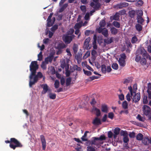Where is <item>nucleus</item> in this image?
Returning a JSON list of instances; mask_svg holds the SVG:
<instances>
[{
	"label": "nucleus",
	"instance_id": "obj_12",
	"mask_svg": "<svg viewBox=\"0 0 151 151\" xmlns=\"http://www.w3.org/2000/svg\"><path fill=\"white\" fill-rule=\"evenodd\" d=\"M66 47V46L65 44L64 43L62 42L59 43L55 47V48L58 50V52H61V50L65 48Z\"/></svg>",
	"mask_w": 151,
	"mask_h": 151
},
{
	"label": "nucleus",
	"instance_id": "obj_39",
	"mask_svg": "<svg viewBox=\"0 0 151 151\" xmlns=\"http://www.w3.org/2000/svg\"><path fill=\"white\" fill-rule=\"evenodd\" d=\"M137 119L139 121L144 122L145 121V119L143 117L141 116L140 114H138L137 117Z\"/></svg>",
	"mask_w": 151,
	"mask_h": 151
},
{
	"label": "nucleus",
	"instance_id": "obj_27",
	"mask_svg": "<svg viewBox=\"0 0 151 151\" xmlns=\"http://www.w3.org/2000/svg\"><path fill=\"white\" fill-rule=\"evenodd\" d=\"M122 108L124 109H127L128 108V104L126 101H123L122 104Z\"/></svg>",
	"mask_w": 151,
	"mask_h": 151
},
{
	"label": "nucleus",
	"instance_id": "obj_58",
	"mask_svg": "<svg viewBox=\"0 0 151 151\" xmlns=\"http://www.w3.org/2000/svg\"><path fill=\"white\" fill-rule=\"evenodd\" d=\"M129 135L130 137L134 138L135 137V133L134 132H130L129 133Z\"/></svg>",
	"mask_w": 151,
	"mask_h": 151
},
{
	"label": "nucleus",
	"instance_id": "obj_52",
	"mask_svg": "<svg viewBox=\"0 0 151 151\" xmlns=\"http://www.w3.org/2000/svg\"><path fill=\"white\" fill-rule=\"evenodd\" d=\"M120 134L121 135H122L124 137L127 136V132L126 131H123L122 130L120 132Z\"/></svg>",
	"mask_w": 151,
	"mask_h": 151
},
{
	"label": "nucleus",
	"instance_id": "obj_43",
	"mask_svg": "<svg viewBox=\"0 0 151 151\" xmlns=\"http://www.w3.org/2000/svg\"><path fill=\"white\" fill-rule=\"evenodd\" d=\"M112 68L115 70H117L118 68V65L116 63H113L112 65Z\"/></svg>",
	"mask_w": 151,
	"mask_h": 151
},
{
	"label": "nucleus",
	"instance_id": "obj_11",
	"mask_svg": "<svg viewBox=\"0 0 151 151\" xmlns=\"http://www.w3.org/2000/svg\"><path fill=\"white\" fill-rule=\"evenodd\" d=\"M140 98L141 96L140 93H135L134 96L132 98V102L136 103L140 100Z\"/></svg>",
	"mask_w": 151,
	"mask_h": 151
},
{
	"label": "nucleus",
	"instance_id": "obj_34",
	"mask_svg": "<svg viewBox=\"0 0 151 151\" xmlns=\"http://www.w3.org/2000/svg\"><path fill=\"white\" fill-rule=\"evenodd\" d=\"M137 17H142L143 15V11L141 10H138L136 12Z\"/></svg>",
	"mask_w": 151,
	"mask_h": 151
},
{
	"label": "nucleus",
	"instance_id": "obj_37",
	"mask_svg": "<svg viewBox=\"0 0 151 151\" xmlns=\"http://www.w3.org/2000/svg\"><path fill=\"white\" fill-rule=\"evenodd\" d=\"M112 24L116 28H119L120 27V23L117 21H114L112 23Z\"/></svg>",
	"mask_w": 151,
	"mask_h": 151
},
{
	"label": "nucleus",
	"instance_id": "obj_3",
	"mask_svg": "<svg viewBox=\"0 0 151 151\" xmlns=\"http://www.w3.org/2000/svg\"><path fill=\"white\" fill-rule=\"evenodd\" d=\"M38 65L37 61H32L31 62L29 66L30 70L31 73L29 76V79L32 78L34 76H35L37 70L38 68Z\"/></svg>",
	"mask_w": 151,
	"mask_h": 151
},
{
	"label": "nucleus",
	"instance_id": "obj_28",
	"mask_svg": "<svg viewBox=\"0 0 151 151\" xmlns=\"http://www.w3.org/2000/svg\"><path fill=\"white\" fill-rule=\"evenodd\" d=\"M47 26L48 27H50L53 24V22L52 21L51 19H47Z\"/></svg>",
	"mask_w": 151,
	"mask_h": 151
},
{
	"label": "nucleus",
	"instance_id": "obj_15",
	"mask_svg": "<svg viewBox=\"0 0 151 151\" xmlns=\"http://www.w3.org/2000/svg\"><path fill=\"white\" fill-rule=\"evenodd\" d=\"M92 123L93 124L95 125H99L101 124V123L100 119L98 118V117H95L93 120Z\"/></svg>",
	"mask_w": 151,
	"mask_h": 151
},
{
	"label": "nucleus",
	"instance_id": "obj_18",
	"mask_svg": "<svg viewBox=\"0 0 151 151\" xmlns=\"http://www.w3.org/2000/svg\"><path fill=\"white\" fill-rule=\"evenodd\" d=\"M108 110V108L106 105L104 104L101 105V110L102 112L105 113H107Z\"/></svg>",
	"mask_w": 151,
	"mask_h": 151
},
{
	"label": "nucleus",
	"instance_id": "obj_53",
	"mask_svg": "<svg viewBox=\"0 0 151 151\" xmlns=\"http://www.w3.org/2000/svg\"><path fill=\"white\" fill-rule=\"evenodd\" d=\"M114 116V113L112 112H111L108 114V117L109 118L112 119Z\"/></svg>",
	"mask_w": 151,
	"mask_h": 151
},
{
	"label": "nucleus",
	"instance_id": "obj_14",
	"mask_svg": "<svg viewBox=\"0 0 151 151\" xmlns=\"http://www.w3.org/2000/svg\"><path fill=\"white\" fill-rule=\"evenodd\" d=\"M41 87L43 88L42 91V94H45L49 90L48 86L46 84L41 85Z\"/></svg>",
	"mask_w": 151,
	"mask_h": 151
},
{
	"label": "nucleus",
	"instance_id": "obj_63",
	"mask_svg": "<svg viewBox=\"0 0 151 151\" xmlns=\"http://www.w3.org/2000/svg\"><path fill=\"white\" fill-rule=\"evenodd\" d=\"M66 64L65 61L62 62L61 64V67L63 69L66 66Z\"/></svg>",
	"mask_w": 151,
	"mask_h": 151
},
{
	"label": "nucleus",
	"instance_id": "obj_30",
	"mask_svg": "<svg viewBox=\"0 0 151 151\" xmlns=\"http://www.w3.org/2000/svg\"><path fill=\"white\" fill-rule=\"evenodd\" d=\"M143 135L141 133H139L137 134L136 136V138L137 140H141L143 139Z\"/></svg>",
	"mask_w": 151,
	"mask_h": 151
},
{
	"label": "nucleus",
	"instance_id": "obj_51",
	"mask_svg": "<svg viewBox=\"0 0 151 151\" xmlns=\"http://www.w3.org/2000/svg\"><path fill=\"white\" fill-rule=\"evenodd\" d=\"M80 8L81 10L84 12H85L86 11V7L85 5L81 6Z\"/></svg>",
	"mask_w": 151,
	"mask_h": 151
},
{
	"label": "nucleus",
	"instance_id": "obj_1",
	"mask_svg": "<svg viewBox=\"0 0 151 151\" xmlns=\"http://www.w3.org/2000/svg\"><path fill=\"white\" fill-rule=\"evenodd\" d=\"M103 142H100L98 140L97 137H93L92 138L91 140H88V142L86 143V145L88 146L87 147V150L88 151H96V146L97 147L100 145L101 144H103Z\"/></svg>",
	"mask_w": 151,
	"mask_h": 151
},
{
	"label": "nucleus",
	"instance_id": "obj_60",
	"mask_svg": "<svg viewBox=\"0 0 151 151\" xmlns=\"http://www.w3.org/2000/svg\"><path fill=\"white\" fill-rule=\"evenodd\" d=\"M113 135L114 136L113 133L111 131H109L108 132V136L109 138H112Z\"/></svg>",
	"mask_w": 151,
	"mask_h": 151
},
{
	"label": "nucleus",
	"instance_id": "obj_49",
	"mask_svg": "<svg viewBox=\"0 0 151 151\" xmlns=\"http://www.w3.org/2000/svg\"><path fill=\"white\" fill-rule=\"evenodd\" d=\"M143 4V2L142 0H139L136 3L137 6H141Z\"/></svg>",
	"mask_w": 151,
	"mask_h": 151
},
{
	"label": "nucleus",
	"instance_id": "obj_25",
	"mask_svg": "<svg viewBox=\"0 0 151 151\" xmlns=\"http://www.w3.org/2000/svg\"><path fill=\"white\" fill-rule=\"evenodd\" d=\"M135 14V12L134 10L129 11L128 13L129 16L131 18H133L134 17Z\"/></svg>",
	"mask_w": 151,
	"mask_h": 151
},
{
	"label": "nucleus",
	"instance_id": "obj_62",
	"mask_svg": "<svg viewBox=\"0 0 151 151\" xmlns=\"http://www.w3.org/2000/svg\"><path fill=\"white\" fill-rule=\"evenodd\" d=\"M126 45L127 47H131L132 46V45L130 42L127 41L126 42Z\"/></svg>",
	"mask_w": 151,
	"mask_h": 151
},
{
	"label": "nucleus",
	"instance_id": "obj_47",
	"mask_svg": "<svg viewBox=\"0 0 151 151\" xmlns=\"http://www.w3.org/2000/svg\"><path fill=\"white\" fill-rule=\"evenodd\" d=\"M83 71L84 73L88 76H90L92 75V73L89 71L85 70L84 69H83Z\"/></svg>",
	"mask_w": 151,
	"mask_h": 151
},
{
	"label": "nucleus",
	"instance_id": "obj_23",
	"mask_svg": "<svg viewBox=\"0 0 151 151\" xmlns=\"http://www.w3.org/2000/svg\"><path fill=\"white\" fill-rule=\"evenodd\" d=\"M137 22L141 24H143V23L144 22L145 20L143 18L141 17H137Z\"/></svg>",
	"mask_w": 151,
	"mask_h": 151
},
{
	"label": "nucleus",
	"instance_id": "obj_26",
	"mask_svg": "<svg viewBox=\"0 0 151 151\" xmlns=\"http://www.w3.org/2000/svg\"><path fill=\"white\" fill-rule=\"evenodd\" d=\"M135 27L136 30L139 31H141L142 29V27L139 24H137L135 25Z\"/></svg>",
	"mask_w": 151,
	"mask_h": 151
},
{
	"label": "nucleus",
	"instance_id": "obj_56",
	"mask_svg": "<svg viewBox=\"0 0 151 151\" xmlns=\"http://www.w3.org/2000/svg\"><path fill=\"white\" fill-rule=\"evenodd\" d=\"M81 25L80 24L77 23L76 24L74 27V28L75 29H79L81 27Z\"/></svg>",
	"mask_w": 151,
	"mask_h": 151
},
{
	"label": "nucleus",
	"instance_id": "obj_38",
	"mask_svg": "<svg viewBox=\"0 0 151 151\" xmlns=\"http://www.w3.org/2000/svg\"><path fill=\"white\" fill-rule=\"evenodd\" d=\"M106 24V21L104 20H102L100 22L99 25L101 27H104Z\"/></svg>",
	"mask_w": 151,
	"mask_h": 151
},
{
	"label": "nucleus",
	"instance_id": "obj_59",
	"mask_svg": "<svg viewBox=\"0 0 151 151\" xmlns=\"http://www.w3.org/2000/svg\"><path fill=\"white\" fill-rule=\"evenodd\" d=\"M47 64H46V63H45V62L44 61L43 62L41 65V68H42L43 69H45L46 68V65Z\"/></svg>",
	"mask_w": 151,
	"mask_h": 151
},
{
	"label": "nucleus",
	"instance_id": "obj_19",
	"mask_svg": "<svg viewBox=\"0 0 151 151\" xmlns=\"http://www.w3.org/2000/svg\"><path fill=\"white\" fill-rule=\"evenodd\" d=\"M120 130V129L119 127H116L114 130V138H115L117 137V135H118L119 133Z\"/></svg>",
	"mask_w": 151,
	"mask_h": 151
},
{
	"label": "nucleus",
	"instance_id": "obj_7",
	"mask_svg": "<svg viewBox=\"0 0 151 151\" xmlns=\"http://www.w3.org/2000/svg\"><path fill=\"white\" fill-rule=\"evenodd\" d=\"M99 33H101L105 37L107 38L109 36L108 30L105 28H102L99 27L97 29Z\"/></svg>",
	"mask_w": 151,
	"mask_h": 151
},
{
	"label": "nucleus",
	"instance_id": "obj_22",
	"mask_svg": "<svg viewBox=\"0 0 151 151\" xmlns=\"http://www.w3.org/2000/svg\"><path fill=\"white\" fill-rule=\"evenodd\" d=\"M118 62L119 65L122 67H124L126 64L125 60L122 59V58H119Z\"/></svg>",
	"mask_w": 151,
	"mask_h": 151
},
{
	"label": "nucleus",
	"instance_id": "obj_2",
	"mask_svg": "<svg viewBox=\"0 0 151 151\" xmlns=\"http://www.w3.org/2000/svg\"><path fill=\"white\" fill-rule=\"evenodd\" d=\"M5 142L6 143H10V147L14 150L16 147H22V145L17 139L14 138H10V140H5Z\"/></svg>",
	"mask_w": 151,
	"mask_h": 151
},
{
	"label": "nucleus",
	"instance_id": "obj_10",
	"mask_svg": "<svg viewBox=\"0 0 151 151\" xmlns=\"http://www.w3.org/2000/svg\"><path fill=\"white\" fill-rule=\"evenodd\" d=\"M40 138L42 144V150H45L46 146V142L45 137L42 134L40 135Z\"/></svg>",
	"mask_w": 151,
	"mask_h": 151
},
{
	"label": "nucleus",
	"instance_id": "obj_13",
	"mask_svg": "<svg viewBox=\"0 0 151 151\" xmlns=\"http://www.w3.org/2000/svg\"><path fill=\"white\" fill-rule=\"evenodd\" d=\"M90 5L94 9L96 10H99L101 6L99 3H97L95 4L93 2H91Z\"/></svg>",
	"mask_w": 151,
	"mask_h": 151
},
{
	"label": "nucleus",
	"instance_id": "obj_44",
	"mask_svg": "<svg viewBox=\"0 0 151 151\" xmlns=\"http://www.w3.org/2000/svg\"><path fill=\"white\" fill-rule=\"evenodd\" d=\"M73 49L75 53H76L78 51V46L76 44H74Z\"/></svg>",
	"mask_w": 151,
	"mask_h": 151
},
{
	"label": "nucleus",
	"instance_id": "obj_29",
	"mask_svg": "<svg viewBox=\"0 0 151 151\" xmlns=\"http://www.w3.org/2000/svg\"><path fill=\"white\" fill-rule=\"evenodd\" d=\"M94 110L96 111V115L97 116L99 117L100 116L101 114L100 109L96 107H95L94 108Z\"/></svg>",
	"mask_w": 151,
	"mask_h": 151
},
{
	"label": "nucleus",
	"instance_id": "obj_8",
	"mask_svg": "<svg viewBox=\"0 0 151 151\" xmlns=\"http://www.w3.org/2000/svg\"><path fill=\"white\" fill-rule=\"evenodd\" d=\"M91 40V38L90 37H88L86 38L84 42L83 47L87 50H89L91 47V46L90 45L89 42Z\"/></svg>",
	"mask_w": 151,
	"mask_h": 151
},
{
	"label": "nucleus",
	"instance_id": "obj_6",
	"mask_svg": "<svg viewBox=\"0 0 151 151\" xmlns=\"http://www.w3.org/2000/svg\"><path fill=\"white\" fill-rule=\"evenodd\" d=\"M75 37V35H68L66 34L64 35L62 39L63 41L67 44H70Z\"/></svg>",
	"mask_w": 151,
	"mask_h": 151
},
{
	"label": "nucleus",
	"instance_id": "obj_57",
	"mask_svg": "<svg viewBox=\"0 0 151 151\" xmlns=\"http://www.w3.org/2000/svg\"><path fill=\"white\" fill-rule=\"evenodd\" d=\"M82 57V53L81 52L78 53L76 56V59L77 60H79L81 59Z\"/></svg>",
	"mask_w": 151,
	"mask_h": 151
},
{
	"label": "nucleus",
	"instance_id": "obj_64",
	"mask_svg": "<svg viewBox=\"0 0 151 151\" xmlns=\"http://www.w3.org/2000/svg\"><path fill=\"white\" fill-rule=\"evenodd\" d=\"M129 82L130 80L129 79H126L124 81L123 83L127 85Z\"/></svg>",
	"mask_w": 151,
	"mask_h": 151
},
{
	"label": "nucleus",
	"instance_id": "obj_31",
	"mask_svg": "<svg viewBox=\"0 0 151 151\" xmlns=\"http://www.w3.org/2000/svg\"><path fill=\"white\" fill-rule=\"evenodd\" d=\"M101 70L102 72L103 73H106V66L104 65L103 64L101 65Z\"/></svg>",
	"mask_w": 151,
	"mask_h": 151
},
{
	"label": "nucleus",
	"instance_id": "obj_32",
	"mask_svg": "<svg viewBox=\"0 0 151 151\" xmlns=\"http://www.w3.org/2000/svg\"><path fill=\"white\" fill-rule=\"evenodd\" d=\"M138 39L136 36H134L133 37L131 40V42L133 44H134L137 43L138 41Z\"/></svg>",
	"mask_w": 151,
	"mask_h": 151
},
{
	"label": "nucleus",
	"instance_id": "obj_40",
	"mask_svg": "<svg viewBox=\"0 0 151 151\" xmlns=\"http://www.w3.org/2000/svg\"><path fill=\"white\" fill-rule=\"evenodd\" d=\"M74 32V30L73 29L70 28V30L67 32V35H73V34Z\"/></svg>",
	"mask_w": 151,
	"mask_h": 151
},
{
	"label": "nucleus",
	"instance_id": "obj_42",
	"mask_svg": "<svg viewBox=\"0 0 151 151\" xmlns=\"http://www.w3.org/2000/svg\"><path fill=\"white\" fill-rule=\"evenodd\" d=\"M49 97L50 99H54L56 98V95L55 94H53L52 93H50L49 94Z\"/></svg>",
	"mask_w": 151,
	"mask_h": 151
},
{
	"label": "nucleus",
	"instance_id": "obj_46",
	"mask_svg": "<svg viewBox=\"0 0 151 151\" xmlns=\"http://www.w3.org/2000/svg\"><path fill=\"white\" fill-rule=\"evenodd\" d=\"M99 78H100V77L99 76H92L91 77H89V79L90 80H89V79H88V81H92L95 79H98Z\"/></svg>",
	"mask_w": 151,
	"mask_h": 151
},
{
	"label": "nucleus",
	"instance_id": "obj_17",
	"mask_svg": "<svg viewBox=\"0 0 151 151\" xmlns=\"http://www.w3.org/2000/svg\"><path fill=\"white\" fill-rule=\"evenodd\" d=\"M53 59V57L52 56H49L45 58L44 62L46 64H48L49 62L51 63Z\"/></svg>",
	"mask_w": 151,
	"mask_h": 151
},
{
	"label": "nucleus",
	"instance_id": "obj_33",
	"mask_svg": "<svg viewBox=\"0 0 151 151\" xmlns=\"http://www.w3.org/2000/svg\"><path fill=\"white\" fill-rule=\"evenodd\" d=\"M71 81V78L70 77L67 78L66 79V86H68L70 85Z\"/></svg>",
	"mask_w": 151,
	"mask_h": 151
},
{
	"label": "nucleus",
	"instance_id": "obj_5",
	"mask_svg": "<svg viewBox=\"0 0 151 151\" xmlns=\"http://www.w3.org/2000/svg\"><path fill=\"white\" fill-rule=\"evenodd\" d=\"M137 54L142 55L143 57H146L147 59L148 58L150 60H151V58L150 56L147 54V52L145 50L144 47H141L138 49L136 51Z\"/></svg>",
	"mask_w": 151,
	"mask_h": 151
},
{
	"label": "nucleus",
	"instance_id": "obj_54",
	"mask_svg": "<svg viewBox=\"0 0 151 151\" xmlns=\"http://www.w3.org/2000/svg\"><path fill=\"white\" fill-rule=\"evenodd\" d=\"M123 142L125 143H127L129 141V139L127 136L124 137L123 139Z\"/></svg>",
	"mask_w": 151,
	"mask_h": 151
},
{
	"label": "nucleus",
	"instance_id": "obj_50",
	"mask_svg": "<svg viewBox=\"0 0 151 151\" xmlns=\"http://www.w3.org/2000/svg\"><path fill=\"white\" fill-rule=\"evenodd\" d=\"M141 59V57L140 55L138 54H137L136 57L135 58V60L137 62H139Z\"/></svg>",
	"mask_w": 151,
	"mask_h": 151
},
{
	"label": "nucleus",
	"instance_id": "obj_20",
	"mask_svg": "<svg viewBox=\"0 0 151 151\" xmlns=\"http://www.w3.org/2000/svg\"><path fill=\"white\" fill-rule=\"evenodd\" d=\"M151 141V139H149L148 137H145L142 140L143 143L146 145H148L150 143Z\"/></svg>",
	"mask_w": 151,
	"mask_h": 151
},
{
	"label": "nucleus",
	"instance_id": "obj_61",
	"mask_svg": "<svg viewBox=\"0 0 151 151\" xmlns=\"http://www.w3.org/2000/svg\"><path fill=\"white\" fill-rule=\"evenodd\" d=\"M89 18L90 16L89 13H86L84 17L85 19L87 20L89 19Z\"/></svg>",
	"mask_w": 151,
	"mask_h": 151
},
{
	"label": "nucleus",
	"instance_id": "obj_48",
	"mask_svg": "<svg viewBox=\"0 0 151 151\" xmlns=\"http://www.w3.org/2000/svg\"><path fill=\"white\" fill-rule=\"evenodd\" d=\"M59 82L58 80H56L55 82L54 86L56 88H57L59 87Z\"/></svg>",
	"mask_w": 151,
	"mask_h": 151
},
{
	"label": "nucleus",
	"instance_id": "obj_16",
	"mask_svg": "<svg viewBox=\"0 0 151 151\" xmlns=\"http://www.w3.org/2000/svg\"><path fill=\"white\" fill-rule=\"evenodd\" d=\"M129 5V4L126 2H123L120 3L118 5V7L119 9H122L123 7H125Z\"/></svg>",
	"mask_w": 151,
	"mask_h": 151
},
{
	"label": "nucleus",
	"instance_id": "obj_9",
	"mask_svg": "<svg viewBox=\"0 0 151 151\" xmlns=\"http://www.w3.org/2000/svg\"><path fill=\"white\" fill-rule=\"evenodd\" d=\"M142 109L143 113L145 115L147 116L150 113V108L147 105H144Z\"/></svg>",
	"mask_w": 151,
	"mask_h": 151
},
{
	"label": "nucleus",
	"instance_id": "obj_21",
	"mask_svg": "<svg viewBox=\"0 0 151 151\" xmlns=\"http://www.w3.org/2000/svg\"><path fill=\"white\" fill-rule=\"evenodd\" d=\"M113 37H111L109 39V38L105 39L104 40V42L107 44H110L113 42Z\"/></svg>",
	"mask_w": 151,
	"mask_h": 151
},
{
	"label": "nucleus",
	"instance_id": "obj_35",
	"mask_svg": "<svg viewBox=\"0 0 151 151\" xmlns=\"http://www.w3.org/2000/svg\"><path fill=\"white\" fill-rule=\"evenodd\" d=\"M106 137L104 135H101L99 137H97V139L100 142L102 141L105 140L106 139Z\"/></svg>",
	"mask_w": 151,
	"mask_h": 151
},
{
	"label": "nucleus",
	"instance_id": "obj_41",
	"mask_svg": "<svg viewBox=\"0 0 151 151\" xmlns=\"http://www.w3.org/2000/svg\"><path fill=\"white\" fill-rule=\"evenodd\" d=\"M58 27V25L57 24H55L51 28V30L52 32H54Z\"/></svg>",
	"mask_w": 151,
	"mask_h": 151
},
{
	"label": "nucleus",
	"instance_id": "obj_24",
	"mask_svg": "<svg viewBox=\"0 0 151 151\" xmlns=\"http://www.w3.org/2000/svg\"><path fill=\"white\" fill-rule=\"evenodd\" d=\"M111 33L114 35H116L118 33V29L114 27H112L110 29Z\"/></svg>",
	"mask_w": 151,
	"mask_h": 151
},
{
	"label": "nucleus",
	"instance_id": "obj_4",
	"mask_svg": "<svg viewBox=\"0 0 151 151\" xmlns=\"http://www.w3.org/2000/svg\"><path fill=\"white\" fill-rule=\"evenodd\" d=\"M35 76L33 78V81H32V78L29 79V86L32 87V85H34L38 81V78H41L43 76L41 72H38L37 75L34 76Z\"/></svg>",
	"mask_w": 151,
	"mask_h": 151
},
{
	"label": "nucleus",
	"instance_id": "obj_45",
	"mask_svg": "<svg viewBox=\"0 0 151 151\" xmlns=\"http://www.w3.org/2000/svg\"><path fill=\"white\" fill-rule=\"evenodd\" d=\"M119 15L116 13L113 16V19L115 20H118L119 19Z\"/></svg>",
	"mask_w": 151,
	"mask_h": 151
},
{
	"label": "nucleus",
	"instance_id": "obj_36",
	"mask_svg": "<svg viewBox=\"0 0 151 151\" xmlns=\"http://www.w3.org/2000/svg\"><path fill=\"white\" fill-rule=\"evenodd\" d=\"M146 60L145 58H142L140 60V63L142 65H145L146 63Z\"/></svg>",
	"mask_w": 151,
	"mask_h": 151
},
{
	"label": "nucleus",
	"instance_id": "obj_55",
	"mask_svg": "<svg viewBox=\"0 0 151 151\" xmlns=\"http://www.w3.org/2000/svg\"><path fill=\"white\" fill-rule=\"evenodd\" d=\"M131 97L132 98V99L131 96H130V95L129 93H128L126 96V99L128 101H131Z\"/></svg>",
	"mask_w": 151,
	"mask_h": 151
}]
</instances>
